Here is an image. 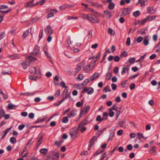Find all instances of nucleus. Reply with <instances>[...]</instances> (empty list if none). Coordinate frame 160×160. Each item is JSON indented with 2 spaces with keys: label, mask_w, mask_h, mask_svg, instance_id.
<instances>
[{
  "label": "nucleus",
  "mask_w": 160,
  "mask_h": 160,
  "mask_svg": "<svg viewBox=\"0 0 160 160\" xmlns=\"http://www.w3.org/2000/svg\"><path fill=\"white\" fill-rule=\"evenodd\" d=\"M82 18L84 20H88L92 23H98L99 22V20L98 17L92 14H83L82 16Z\"/></svg>",
  "instance_id": "nucleus-1"
},
{
  "label": "nucleus",
  "mask_w": 160,
  "mask_h": 160,
  "mask_svg": "<svg viewBox=\"0 0 160 160\" xmlns=\"http://www.w3.org/2000/svg\"><path fill=\"white\" fill-rule=\"evenodd\" d=\"M69 133L72 138H76L77 137L78 132H76L75 128L73 127L71 128Z\"/></svg>",
  "instance_id": "nucleus-2"
},
{
  "label": "nucleus",
  "mask_w": 160,
  "mask_h": 160,
  "mask_svg": "<svg viewBox=\"0 0 160 160\" xmlns=\"http://www.w3.org/2000/svg\"><path fill=\"white\" fill-rule=\"evenodd\" d=\"M85 61H82L77 65L76 68L75 69V72L76 73H78L81 70L82 66H83L85 64Z\"/></svg>",
  "instance_id": "nucleus-3"
},
{
  "label": "nucleus",
  "mask_w": 160,
  "mask_h": 160,
  "mask_svg": "<svg viewBox=\"0 0 160 160\" xmlns=\"http://www.w3.org/2000/svg\"><path fill=\"white\" fill-rule=\"evenodd\" d=\"M40 51V47L38 46V45H35L34 49L33 51L31 53V54L33 56H36L37 55V54Z\"/></svg>",
  "instance_id": "nucleus-4"
},
{
  "label": "nucleus",
  "mask_w": 160,
  "mask_h": 160,
  "mask_svg": "<svg viewBox=\"0 0 160 160\" xmlns=\"http://www.w3.org/2000/svg\"><path fill=\"white\" fill-rule=\"evenodd\" d=\"M35 0H32L29 2H27L24 4V6L25 8H32L34 7L33 2Z\"/></svg>",
  "instance_id": "nucleus-5"
},
{
  "label": "nucleus",
  "mask_w": 160,
  "mask_h": 160,
  "mask_svg": "<svg viewBox=\"0 0 160 160\" xmlns=\"http://www.w3.org/2000/svg\"><path fill=\"white\" fill-rule=\"evenodd\" d=\"M45 31L46 33L48 35H51L53 32L51 27L50 25H47L46 28L45 29Z\"/></svg>",
  "instance_id": "nucleus-6"
},
{
  "label": "nucleus",
  "mask_w": 160,
  "mask_h": 160,
  "mask_svg": "<svg viewBox=\"0 0 160 160\" xmlns=\"http://www.w3.org/2000/svg\"><path fill=\"white\" fill-rule=\"evenodd\" d=\"M28 62L29 65L32 62H34L36 61H38V59L36 58H34L33 57L30 56L26 58Z\"/></svg>",
  "instance_id": "nucleus-7"
},
{
  "label": "nucleus",
  "mask_w": 160,
  "mask_h": 160,
  "mask_svg": "<svg viewBox=\"0 0 160 160\" xmlns=\"http://www.w3.org/2000/svg\"><path fill=\"white\" fill-rule=\"evenodd\" d=\"M122 11L123 15L125 16L129 15L131 11V10L129 8H123L122 9Z\"/></svg>",
  "instance_id": "nucleus-8"
},
{
  "label": "nucleus",
  "mask_w": 160,
  "mask_h": 160,
  "mask_svg": "<svg viewBox=\"0 0 160 160\" xmlns=\"http://www.w3.org/2000/svg\"><path fill=\"white\" fill-rule=\"evenodd\" d=\"M50 153L53 156L56 157V160H58L59 158V153L58 151L55 149L51 152Z\"/></svg>",
  "instance_id": "nucleus-9"
},
{
  "label": "nucleus",
  "mask_w": 160,
  "mask_h": 160,
  "mask_svg": "<svg viewBox=\"0 0 160 160\" xmlns=\"http://www.w3.org/2000/svg\"><path fill=\"white\" fill-rule=\"evenodd\" d=\"M124 108H125L123 105L119 107V110L118 111H118L117 112L116 118V120L117 119L120 114L123 112Z\"/></svg>",
  "instance_id": "nucleus-10"
},
{
  "label": "nucleus",
  "mask_w": 160,
  "mask_h": 160,
  "mask_svg": "<svg viewBox=\"0 0 160 160\" xmlns=\"http://www.w3.org/2000/svg\"><path fill=\"white\" fill-rule=\"evenodd\" d=\"M156 147L155 146H152V148L150 149L148 151L149 153L153 155H156L157 154V152L156 149Z\"/></svg>",
  "instance_id": "nucleus-11"
},
{
  "label": "nucleus",
  "mask_w": 160,
  "mask_h": 160,
  "mask_svg": "<svg viewBox=\"0 0 160 160\" xmlns=\"http://www.w3.org/2000/svg\"><path fill=\"white\" fill-rule=\"evenodd\" d=\"M89 122L87 119H85L83 120L81 122L80 124L78 125V128L82 127L84 125H87Z\"/></svg>",
  "instance_id": "nucleus-12"
},
{
  "label": "nucleus",
  "mask_w": 160,
  "mask_h": 160,
  "mask_svg": "<svg viewBox=\"0 0 160 160\" xmlns=\"http://www.w3.org/2000/svg\"><path fill=\"white\" fill-rule=\"evenodd\" d=\"M76 110L75 109H73L71 111L70 113H69L68 114V117L69 118H70L72 117H73L76 115Z\"/></svg>",
  "instance_id": "nucleus-13"
},
{
  "label": "nucleus",
  "mask_w": 160,
  "mask_h": 160,
  "mask_svg": "<svg viewBox=\"0 0 160 160\" xmlns=\"http://www.w3.org/2000/svg\"><path fill=\"white\" fill-rule=\"evenodd\" d=\"M91 64L85 66L83 68V70L86 73H88L91 70Z\"/></svg>",
  "instance_id": "nucleus-14"
},
{
  "label": "nucleus",
  "mask_w": 160,
  "mask_h": 160,
  "mask_svg": "<svg viewBox=\"0 0 160 160\" xmlns=\"http://www.w3.org/2000/svg\"><path fill=\"white\" fill-rule=\"evenodd\" d=\"M147 11V13L148 14H154L156 12V11L154 10L152 7H148Z\"/></svg>",
  "instance_id": "nucleus-15"
},
{
  "label": "nucleus",
  "mask_w": 160,
  "mask_h": 160,
  "mask_svg": "<svg viewBox=\"0 0 160 160\" xmlns=\"http://www.w3.org/2000/svg\"><path fill=\"white\" fill-rule=\"evenodd\" d=\"M8 58L12 60H15L19 58V57L18 54H13L8 56Z\"/></svg>",
  "instance_id": "nucleus-16"
},
{
  "label": "nucleus",
  "mask_w": 160,
  "mask_h": 160,
  "mask_svg": "<svg viewBox=\"0 0 160 160\" xmlns=\"http://www.w3.org/2000/svg\"><path fill=\"white\" fill-rule=\"evenodd\" d=\"M43 134H42L41 136H40L39 139L37 142L36 144V147L37 148L40 145L42 142L43 140Z\"/></svg>",
  "instance_id": "nucleus-17"
},
{
  "label": "nucleus",
  "mask_w": 160,
  "mask_h": 160,
  "mask_svg": "<svg viewBox=\"0 0 160 160\" xmlns=\"http://www.w3.org/2000/svg\"><path fill=\"white\" fill-rule=\"evenodd\" d=\"M27 60L25 61H22V62L21 64V65L23 68V69H26L27 67L28 66V64L27 62ZM22 62V61H21V62Z\"/></svg>",
  "instance_id": "nucleus-18"
},
{
  "label": "nucleus",
  "mask_w": 160,
  "mask_h": 160,
  "mask_svg": "<svg viewBox=\"0 0 160 160\" xmlns=\"http://www.w3.org/2000/svg\"><path fill=\"white\" fill-rule=\"evenodd\" d=\"M99 73H94L92 76L90 77V79L91 81H93L94 79L98 78L99 76Z\"/></svg>",
  "instance_id": "nucleus-19"
},
{
  "label": "nucleus",
  "mask_w": 160,
  "mask_h": 160,
  "mask_svg": "<svg viewBox=\"0 0 160 160\" xmlns=\"http://www.w3.org/2000/svg\"><path fill=\"white\" fill-rule=\"evenodd\" d=\"M97 139V138L96 136H94L90 139L89 142V144H91V145L93 146L94 144V142L95 140Z\"/></svg>",
  "instance_id": "nucleus-20"
},
{
  "label": "nucleus",
  "mask_w": 160,
  "mask_h": 160,
  "mask_svg": "<svg viewBox=\"0 0 160 160\" xmlns=\"http://www.w3.org/2000/svg\"><path fill=\"white\" fill-rule=\"evenodd\" d=\"M126 121V120L125 119H123L122 121L119 123V124L120 125V126L121 127L123 128H126V125H123Z\"/></svg>",
  "instance_id": "nucleus-21"
},
{
  "label": "nucleus",
  "mask_w": 160,
  "mask_h": 160,
  "mask_svg": "<svg viewBox=\"0 0 160 160\" xmlns=\"http://www.w3.org/2000/svg\"><path fill=\"white\" fill-rule=\"evenodd\" d=\"M84 98H82V99L81 100L80 102H78L76 104V105L78 107H80L82 106L83 104V101H84Z\"/></svg>",
  "instance_id": "nucleus-22"
},
{
  "label": "nucleus",
  "mask_w": 160,
  "mask_h": 160,
  "mask_svg": "<svg viewBox=\"0 0 160 160\" xmlns=\"http://www.w3.org/2000/svg\"><path fill=\"white\" fill-rule=\"evenodd\" d=\"M112 75V71L109 72H108L106 75V79L107 80H109Z\"/></svg>",
  "instance_id": "nucleus-23"
},
{
  "label": "nucleus",
  "mask_w": 160,
  "mask_h": 160,
  "mask_svg": "<svg viewBox=\"0 0 160 160\" xmlns=\"http://www.w3.org/2000/svg\"><path fill=\"white\" fill-rule=\"evenodd\" d=\"M147 28L145 27L140 30H138L137 31L138 33H140L141 34H145V31L147 30Z\"/></svg>",
  "instance_id": "nucleus-24"
},
{
  "label": "nucleus",
  "mask_w": 160,
  "mask_h": 160,
  "mask_svg": "<svg viewBox=\"0 0 160 160\" xmlns=\"http://www.w3.org/2000/svg\"><path fill=\"white\" fill-rule=\"evenodd\" d=\"M29 72L32 74H36V68L34 67H31L29 69Z\"/></svg>",
  "instance_id": "nucleus-25"
},
{
  "label": "nucleus",
  "mask_w": 160,
  "mask_h": 160,
  "mask_svg": "<svg viewBox=\"0 0 160 160\" xmlns=\"http://www.w3.org/2000/svg\"><path fill=\"white\" fill-rule=\"evenodd\" d=\"M12 127L11 126L10 128H7L5 130V131L4 132V133L3 134V136L1 137V139H3L4 138H5V136H6V135L8 133V131H9V130H10L12 129Z\"/></svg>",
  "instance_id": "nucleus-26"
},
{
  "label": "nucleus",
  "mask_w": 160,
  "mask_h": 160,
  "mask_svg": "<svg viewBox=\"0 0 160 160\" xmlns=\"http://www.w3.org/2000/svg\"><path fill=\"white\" fill-rule=\"evenodd\" d=\"M56 85H60L63 88H65V89H66L68 88V86H66L65 83L63 81H62L60 84L57 83L56 84Z\"/></svg>",
  "instance_id": "nucleus-27"
},
{
  "label": "nucleus",
  "mask_w": 160,
  "mask_h": 160,
  "mask_svg": "<svg viewBox=\"0 0 160 160\" xmlns=\"http://www.w3.org/2000/svg\"><path fill=\"white\" fill-rule=\"evenodd\" d=\"M29 29H28L26 31H24L22 34L23 38L24 39L29 34Z\"/></svg>",
  "instance_id": "nucleus-28"
},
{
  "label": "nucleus",
  "mask_w": 160,
  "mask_h": 160,
  "mask_svg": "<svg viewBox=\"0 0 160 160\" xmlns=\"http://www.w3.org/2000/svg\"><path fill=\"white\" fill-rule=\"evenodd\" d=\"M92 4L93 6L96 7L98 8H101L102 7V5L95 2H92Z\"/></svg>",
  "instance_id": "nucleus-29"
},
{
  "label": "nucleus",
  "mask_w": 160,
  "mask_h": 160,
  "mask_svg": "<svg viewBox=\"0 0 160 160\" xmlns=\"http://www.w3.org/2000/svg\"><path fill=\"white\" fill-rule=\"evenodd\" d=\"M63 140H60L59 142L57 141H55L54 143V145H57L58 147H60V146L62 145V143H63Z\"/></svg>",
  "instance_id": "nucleus-30"
},
{
  "label": "nucleus",
  "mask_w": 160,
  "mask_h": 160,
  "mask_svg": "<svg viewBox=\"0 0 160 160\" xmlns=\"http://www.w3.org/2000/svg\"><path fill=\"white\" fill-rule=\"evenodd\" d=\"M86 88L88 90V91L87 92L88 94H91L94 92V89L90 87L88 88L86 87Z\"/></svg>",
  "instance_id": "nucleus-31"
},
{
  "label": "nucleus",
  "mask_w": 160,
  "mask_h": 160,
  "mask_svg": "<svg viewBox=\"0 0 160 160\" xmlns=\"http://www.w3.org/2000/svg\"><path fill=\"white\" fill-rule=\"evenodd\" d=\"M103 120L104 119L102 118L101 116L100 115H98L96 119V121L97 122H99V123Z\"/></svg>",
  "instance_id": "nucleus-32"
},
{
  "label": "nucleus",
  "mask_w": 160,
  "mask_h": 160,
  "mask_svg": "<svg viewBox=\"0 0 160 160\" xmlns=\"http://www.w3.org/2000/svg\"><path fill=\"white\" fill-rule=\"evenodd\" d=\"M48 151V149L46 148H42L40 150L39 152L41 153L46 154Z\"/></svg>",
  "instance_id": "nucleus-33"
},
{
  "label": "nucleus",
  "mask_w": 160,
  "mask_h": 160,
  "mask_svg": "<svg viewBox=\"0 0 160 160\" xmlns=\"http://www.w3.org/2000/svg\"><path fill=\"white\" fill-rule=\"evenodd\" d=\"M147 37L148 36L145 37L144 38V39L143 42V43L145 46H147L149 44V41L147 38Z\"/></svg>",
  "instance_id": "nucleus-34"
},
{
  "label": "nucleus",
  "mask_w": 160,
  "mask_h": 160,
  "mask_svg": "<svg viewBox=\"0 0 160 160\" xmlns=\"http://www.w3.org/2000/svg\"><path fill=\"white\" fill-rule=\"evenodd\" d=\"M148 21H151L155 19L156 18V16H150V15L148 16L146 18Z\"/></svg>",
  "instance_id": "nucleus-35"
},
{
  "label": "nucleus",
  "mask_w": 160,
  "mask_h": 160,
  "mask_svg": "<svg viewBox=\"0 0 160 160\" xmlns=\"http://www.w3.org/2000/svg\"><path fill=\"white\" fill-rule=\"evenodd\" d=\"M46 119L45 118H43L42 119L38 118L35 122H33V124L37 123L40 122L44 121Z\"/></svg>",
  "instance_id": "nucleus-36"
},
{
  "label": "nucleus",
  "mask_w": 160,
  "mask_h": 160,
  "mask_svg": "<svg viewBox=\"0 0 160 160\" xmlns=\"http://www.w3.org/2000/svg\"><path fill=\"white\" fill-rule=\"evenodd\" d=\"M108 32L109 34H113V36H114L115 34V32L112 29L110 28H109L108 29Z\"/></svg>",
  "instance_id": "nucleus-37"
},
{
  "label": "nucleus",
  "mask_w": 160,
  "mask_h": 160,
  "mask_svg": "<svg viewBox=\"0 0 160 160\" xmlns=\"http://www.w3.org/2000/svg\"><path fill=\"white\" fill-rule=\"evenodd\" d=\"M88 91V90L86 88V87L84 88L82 91L81 92L80 96L79 97V98H81L83 96V93H86Z\"/></svg>",
  "instance_id": "nucleus-38"
},
{
  "label": "nucleus",
  "mask_w": 160,
  "mask_h": 160,
  "mask_svg": "<svg viewBox=\"0 0 160 160\" xmlns=\"http://www.w3.org/2000/svg\"><path fill=\"white\" fill-rule=\"evenodd\" d=\"M140 14V12L139 10L134 12L133 13V16L135 17H137L139 16Z\"/></svg>",
  "instance_id": "nucleus-39"
},
{
  "label": "nucleus",
  "mask_w": 160,
  "mask_h": 160,
  "mask_svg": "<svg viewBox=\"0 0 160 160\" xmlns=\"http://www.w3.org/2000/svg\"><path fill=\"white\" fill-rule=\"evenodd\" d=\"M101 56V52H99L98 53L96 57L95 56H94L92 57V59H95L96 58L97 60H98L99 59L100 57Z\"/></svg>",
  "instance_id": "nucleus-40"
},
{
  "label": "nucleus",
  "mask_w": 160,
  "mask_h": 160,
  "mask_svg": "<svg viewBox=\"0 0 160 160\" xmlns=\"http://www.w3.org/2000/svg\"><path fill=\"white\" fill-rule=\"evenodd\" d=\"M14 107H17V106L16 105H14L12 104H9L8 105L7 108L9 110H11L13 109Z\"/></svg>",
  "instance_id": "nucleus-41"
},
{
  "label": "nucleus",
  "mask_w": 160,
  "mask_h": 160,
  "mask_svg": "<svg viewBox=\"0 0 160 160\" xmlns=\"http://www.w3.org/2000/svg\"><path fill=\"white\" fill-rule=\"evenodd\" d=\"M68 117L66 116L64 117L62 120V122L63 123H66L68 121Z\"/></svg>",
  "instance_id": "nucleus-42"
},
{
  "label": "nucleus",
  "mask_w": 160,
  "mask_h": 160,
  "mask_svg": "<svg viewBox=\"0 0 160 160\" xmlns=\"http://www.w3.org/2000/svg\"><path fill=\"white\" fill-rule=\"evenodd\" d=\"M29 79L35 81L37 80V77L34 75H29Z\"/></svg>",
  "instance_id": "nucleus-43"
},
{
  "label": "nucleus",
  "mask_w": 160,
  "mask_h": 160,
  "mask_svg": "<svg viewBox=\"0 0 160 160\" xmlns=\"http://www.w3.org/2000/svg\"><path fill=\"white\" fill-rule=\"evenodd\" d=\"M10 142L12 144H14L17 142L16 138L14 137H12L10 139Z\"/></svg>",
  "instance_id": "nucleus-44"
},
{
  "label": "nucleus",
  "mask_w": 160,
  "mask_h": 160,
  "mask_svg": "<svg viewBox=\"0 0 160 160\" xmlns=\"http://www.w3.org/2000/svg\"><path fill=\"white\" fill-rule=\"evenodd\" d=\"M127 81H128V80H126L125 81H123L121 83L120 85L122 87V88H124L126 87V86H125V85H126L127 82Z\"/></svg>",
  "instance_id": "nucleus-45"
},
{
  "label": "nucleus",
  "mask_w": 160,
  "mask_h": 160,
  "mask_svg": "<svg viewBox=\"0 0 160 160\" xmlns=\"http://www.w3.org/2000/svg\"><path fill=\"white\" fill-rule=\"evenodd\" d=\"M115 6V4L114 3H109L108 7L110 9H113Z\"/></svg>",
  "instance_id": "nucleus-46"
},
{
  "label": "nucleus",
  "mask_w": 160,
  "mask_h": 160,
  "mask_svg": "<svg viewBox=\"0 0 160 160\" xmlns=\"http://www.w3.org/2000/svg\"><path fill=\"white\" fill-rule=\"evenodd\" d=\"M148 21L147 19L146 18L144 19L143 20H142L141 21H140V25H144L145 23Z\"/></svg>",
  "instance_id": "nucleus-47"
},
{
  "label": "nucleus",
  "mask_w": 160,
  "mask_h": 160,
  "mask_svg": "<svg viewBox=\"0 0 160 160\" xmlns=\"http://www.w3.org/2000/svg\"><path fill=\"white\" fill-rule=\"evenodd\" d=\"M108 114L107 112H105L103 113V118L104 120H106L108 118Z\"/></svg>",
  "instance_id": "nucleus-48"
},
{
  "label": "nucleus",
  "mask_w": 160,
  "mask_h": 160,
  "mask_svg": "<svg viewBox=\"0 0 160 160\" xmlns=\"http://www.w3.org/2000/svg\"><path fill=\"white\" fill-rule=\"evenodd\" d=\"M43 51L45 52V55L47 57H48V58H50L51 57L49 55L48 53L47 52V48H43Z\"/></svg>",
  "instance_id": "nucleus-49"
},
{
  "label": "nucleus",
  "mask_w": 160,
  "mask_h": 160,
  "mask_svg": "<svg viewBox=\"0 0 160 160\" xmlns=\"http://www.w3.org/2000/svg\"><path fill=\"white\" fill-rule=\"evenodd\" d=\"M64 100L62 98L61 100L57 102L54 104V106H59Z\"/></svg>",
  "instance_id": "nucleus-50"
},
{
  "label": "nucleus",
  "mask_w": 160,
  "mask_h": 160,
  "mask_svg": "<svg viewBox=\"0 0 160 160\" xmlns=\"http://www.w3.org/2000/svg\"><path fill=\"white\" fill-rule=\"evenodd\" d=\"M106 18H111L112 17V15L111 14V12L109 11H108L106 14Z\"/></svg>",
  "instance_id": "nucleus-51"
},
{
  "label": "nucleus",
  "mask_w": 160,
  "mask_h": 160,
  "mask_svg": "<svg viewBox=\"0 0 160 160\" xmlns=\"http://www.w3.org/2000/svg\"><path fill=\"white\" fill-rule=\"evenodd\" d=\"M114 135V132H110L109 137L108 140V142L111 140Z\"/></svg>",
  "instance_id": "nucleus-52"
},
{
  "label": "nucleus",
  "mask_w": 160,
  "mask_h": 160,
  "mask_svg": "<svg viewBox=\"0 0 160 160\" xmlns=\"http://www.w3.org/2000/svg\"><path fill=\"white\" fill-rule=\"evenodd\" d=\"M5 114V111L2 108H0V114L2 117H3Z\"/></svg>",
  "instance_id": "nucleus-53"
},
{
  "label": "nucleus",
  "mask_w": 160,
  "mask_h": 160,
  "mask_svg": "<svg viewBox=\"0 0 160 160\" xmlns=\"http://www.w3.org/2000/svg\"><path fill=\"white\" fill-rule=\"evenodd\" d=\"M143 39V38L141 36H139L137 38V42L138 43H140L142 42Z\"/></svg>",
  "instance_id": "nucleus-54"
},
{
  "label": "nucleus",
  "mask_w": 160,
  "mask_h": 160,
  "mask_svg": "<svg viewBox=\"0 0 160 160\" xmlns=\"http://www.w3.org/2000/svg\"><path fill=\"white\" fill-rule=\"evenodd\" d=\"M135 58H130V59H129L128 60V62L129 63L133 64V63L135 62Z\"/></svg>",
  "instance_id": "nucleus-55"
},
{
  "label": "nucleus",
  "mask_w": 160,
  "mask_h": 160,
  "mask_svg": "<svg viewBox=\"0 0 160 160\" xmlns=\"http://www.w3.org/2000/svg\"><path fill=\"white\" fill-rule=\"evenodd\" d=\"M65 95V97L62 98L64 100L65 99H67L68 98H69L71 99V97L70 94V93L68 94H66Z\"/></svg>",
  "instance_id": "nucleus-56"
},
{
  "label": "nucleus",
  "mask_w": 160,
  "mask_h": 160,
  "mask_svg": "<svg viewBox=\"0 0 160 160\" xmlns=\"http://www.w3.org/2000/svg\"><path fill=\"white\" fill-rule=\"evenodd\" d=\"M137 135L138 136V138L139 140H140L141 138L143 137V136L141 132H138L137 133Z\"/></svg>",
  "instance_id": "nucleus-57"
},
{
  "label": "nucleus",
  "mask_w": 160,
  "mask_h": 160,
  "mask_svg": "<svg viewBox=\"0 0 160 160\" xmlns=\"http://www.w3.org/2000/svg\"><path fill=\"white\" fill-rule=\"evenodd\" d=\"M59 8L61 11H63L67 8L66 4L60 6Z\"/></svg>",
  "instance_id": "nucleus-58"
},
{
  "label": "nucleus",
  "mask_w": 160,
  "mask_h": 160,
  "mask_svg": "<svg viewBox=\"0 0 160 160\" xmlns=\"http://www.w3.org/2000/svg\"><path fill=\"white\" fill-rule=\"evenodd\" d=\"M111 87L112 88V90L113 91L116 90L117 89V86L116 84L115 83H112L111 84Z\"/></svg>",
  "instance_id": "nucleus-59"
},
{
  "label": "nucleus",
  "mask_w": 160,
  "mask_h": 160,
  "mask_svg": "<svg viewBox=\"0 0 160 160\" xmlns=\"http://www.w3.org/2000/svg\"><path fill=\"white\" fill-rule=\"evenodd\" d=\"M88 10L90 11V12H91L95 14H98V12L95 11L93 9L91 8H88Z\"/></svg>",
  "instance_id": "nucleus-60"
},
{
  "label": "nucleus",
  "mask_w": 160,
  "mask_h": 160,
  "mask_svg": "<svg viewBox=\"0 0 160 160\" xmlns=\"http://www.w3.org/2000/svg\"><path fill=\"white\" fill-rule=\"evenodd\" d=\"M127 149L129 151L132 150V149L133 147L132 144H129L127 146Z\"/></svg>",
  "instance_id": "nucleus-61"
},
{
  "label": "nucleus",
  "mask_w": 160,
  "mask_h": 160,
  "mask_svg": "<svg viewBox=\"0 0 160 160\" xmlns=\"http://www.w3.org/2000/svg\"><path fill=\"white\" fill-rule=\"evenodd\" d=\"M54 16V13L53 12H50L47 15V18H51Z\"/></svg>",
  "instance_id": "nucleus-62"
},
{
  "label": "nucleus",
  "mask_w": 160,
  "mask_h": 160,
  "mask_svg": "<svg viewBox=\"0 0 160 160\" xmlns=\"http://www.w3.org/2000/svg\"><path fill=\"white\" fill-rule=\"evenodd\" d=\"M131 43V41H130V38L129 37H128L127 38L126 42V45L128 46H129L130 45Z\"/></svg>",
  "instance_id": "nucleus-63"
},
{
  "label": "nucleus",
  "mask_w": 160,
  "mask_h": 160,
  "mask_svg": "<svg viewBox=\"0 0 160 160\" xmlns=\"http://www.w3.org/2000/svg\"><path fill=\"white\" fill-rule=\"evenodd\" d=\"M39 18H38V17H36L35 18H32L31 20V21H32L33 22V23H34V22H37V21H38V20L39 19Z\"/></svg>",
  "instance_id": "nucleus-64"
}]
</instances>
